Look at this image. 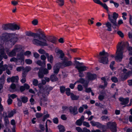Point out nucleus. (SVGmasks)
Instances as JSON below:
<instances>
[{
	"instance_id": "obj_1",
	"label": "nucleus",
	"mask_w": 132,
	"mask_h": 132,
	"mask_svg": "<svg viewBox=\"0 0 132 132\" xmlns=\"http://www.w3.org/2000/svg\"><path fill=\"white\" fill-rule=\"evenodd\" d=\"M26 35L33 37L34 38L38 37V39H34L32 40L33 43L37 46H47L48 44L47 43L46 37L44 32L41 30H39V33H33L31 31H27L26 32Z\"/></svg>"
},
{
	"instance_id": "obj_2",
	"label": "nucleus",
	"mask_w": 132,
	"mask_h": 132,
	"mask_svg": "<svg viewBox=\"0 0 132 132\" xmlns=\"http://www.w3.org/2000/svg\"><path fill=\"white\" fill-rule=\"evenodd\" d=\"M3 38L6 43L10 47L13 46L18 40V38L13 33H5L2 35Z\"/></svg>"
},
{
	"instance_id": "obj_3",
	"label": "nucleus",
	"mask_w": 132,
	"mask_h": 132,
	"mask_svg": "<svg viewBox=\"0 0 132 132\" xmlns=\"http://www.w3.org/2000/svg\"><path fill=\"white\" fill-rule=\"evenodd\" d=\"M120 45L117 47V51L116 52V56H115V59L116 60L121 61L123 58V50L124 47L126 46L125 43L121 45L122 42L119 43Z\"/></svg>"
},
{
	"instance_id": "obj_4",
	"label": "nucleus",
	"mask_w": 132,
	"mask_h": 132,
	"mask_svg": "<svg viewBox=\"0 0 132 132\" xmlns=\"http://www.w3.org/2000/svg\"><path fill=\"white\" fill-rule=\"evenodd\" d=\"M56 53L60 55L59 58L63 61L60 64H62L64 67H69L72 64V62L71 61H68V58L65 57H64L65 55L64 53L62 50H58Z\"/></svg>"
},
{
	"instance_id": "obj_5",
	"label": "nucleus",
	"mask_w": 132,
	"mask_h": 132,
	"mask_svg": "<svg viewBox=\"0 0 132 132\" xmlns=\"http://www.w3.org/2000/svg\"><path fill=\"white\" fill-rule=\"evenodd\" d=\"M62 110L63 111L65 110H68L69 109V111L70 113L73 114V116H75L78 114V112L77 111V108L76 106H75L73 107L72 106H70L69 107L67 106H62Z\"/></svg>"
},
{
	"instance_id": "obj_6",
	"label": "nucleus",
	"mask_w": 132,
	"mask_h": 132,
	"mask_svg": "<svg viewBox=\"0 0 132 132\" xmlns=\"http://www.w3.org/2000/svg\"><path fill=\"white\" fill-rule=\"evenodd\" d=\"M49 71L47 69L41 66L39 68L38 72V77L40 78H43L44 75H47Z\"/></svg>"
},
{
	"instance_id": "obj_7",
	"label": "nucleus",
	"mask_w": 132,
	"mask_h": 132,
	"mask_svg": "<svg viewBox=\"0 0 132 132\" xmlns=\"http://www.w3.org/2000/svg\"><path fill=\"white\" fill-rule=\"evenodd\" d=\"M113 15L112 16L108 14V19L110 21V23L112 24H113L114 25L116 26V21H117V19L118 17L119 14L115 12H114L113 13Z\"/></svg>"
},
{
	"instance_id": "obj_8",
	"label": "nucleus",
	"mask_w": 132,
	"mask_h": 132,
	"mask_svg": "<svg viewBox=\"0 0 132 132\" xmlns=\"http://www.w3.org/2000/svg\"><path fill=\"white\" fill-rule=\"evenodd\" d=\"M107 126L112 132L117 131V124L115 122H109L107 123Z\"/></svg>"
},
{
	"instance_id": "obj_9",
	"label": "nucleus",
	"mask_w": 132,
	"mask_h": 132,
	"mask_svg": "<svg viewBox=\"0 0 132 132\" xmlns=\"http://www.w3.org/2000/svg\"><path fill=\"white\" fill-rule=\"evenodd\" d=\"M109 56H102V57H99L98 61L99 63L104 64H107L108 63V57Z\"/></svg>"
},
{
	"instance_id": "obj_10",
	"label": "nucleus",
	"mask_w": 132,
	"mask_h": 132,
	"mask_svg": "<svg viewBox=\"0 0 132 132\" xmlns=\"http://www.w3.org/2000/svg\"><path fill=\"white\" fill-rule=\"evenodd\" d=\"M87 76L88 81L94 80L97 79V75L95 73H92L90 72H88L87 73Z\"/></svg>"
},
{
	"instance_id": "obj_11",
	"label": "nucleus",
	"mask_w": 132,
	"mask_h": 132,
	"mask_svg": "<svg viewBox=\"0 0 132 132\" xmlns=\"http://www.w3.org/2000/svg\"><path fill=\"white\" fill-rule=\"evenodd\" d=\"M89 81L87 80H85L83 84V86L85 89V92L87 93H89L92 91L91 88H88Z\"/></svg>"
},
{
	"instance_id": "obj_12",
	"label": "nucleus",
	"mask_w": 132,
	"mask_h": 132,
	"mask_svg": "<svg viewBox=\"0 0 132 132\" xmlns=\"http://www.w3.org/2000/svg\"><path fill=\"white\" fill-rule=\"evenodd\" d=\"M90 123L93 126H96L99 128H103L104 127V126L98 122L92 121H90Z\"/></svg>"
},
{
	"instance_id": "obj_13",
	"label": "nucleus",
	"mask_w": 132,
	"mask_h": 132,
	"mask_svg": "<svg viewBox=\"0 0 132 132\" xmlns=\"http://www.w3.org/2000/svg\"><path fill=\"white\" fill-rule=\"evenodd\" d=\"M102 56H109L113 58L114 57V55H110V54L107 52H105L104 50H103L102 52H100L99 54L97 55V58L99 57H102Z\"/></svg>"
},
{
	"instance_id": "obj_14",
	"label": "nucleus",
	"mask_w": 132,
	"mask_h": 132,
	"mask_svg": "<svg viewBox=\"0 0 132 132\" xmlns=\"http://www.w3.org/2000/svg\"><path fill=\"white\" fill-rule=\"evenodd\" d=\"M120 102H121V104L122 105H126L129 102V99L128 97H126L124 98L123 97H120L119 99Z\"/></svg>"
},
{
	"instance_id": "obj_15",
	"label": "nucleus",
	"mask_w": 132,
	"mask_h": 132,
	"mask_svg": "<svg viewBox=\"0 0 132 132\" xmlns=\"http://www.w3.org/2000/svg\"><path fill=\"white\" fill-rule=\"evenodd\" d=\"M60 64L57 63L55 65V66L53 69L54 72L55 74H56V75L57 74L59 71L61 67V65H60Z\"/></svg>"
},
{
	"instance_id": "obj_16",
	"label": "nucleus",
	"mask_w": 132,
	"mask_h": 132,
	"mask_svg": "<svg viewBox=\"0 0 132 132\" xmlns=\"http://www.w3.org/2000/svg\"><path fill=\"white\" fill-rule=\"evenodd\" d=\"M17 58L18 60H21V62L23 61L24 59V54L23 52H21L19 53L18 54L17 56Z\"/></svg>"
},
{
	"instance_id": "obj_17",
	"label": "nucleus",
	"mask_w": 132,
	"mask_h": 132,
	"mask_svg": "<svg viewBox=\"0 0 132 132\" xmlns=\"http://www.w3.org/2000/svg\"><path fill=\"white\" fill-rule=\"evenodd\" d=\"M38 86L39 87L38 93L43 94L44 91V88L43 85L41 83H39L38 84Z\"/></svg>"
},
{
	"instance_id": "obj_18",
	"label": "nucleus",
	"mask_w": 132,
	"mask_h": 132,
	"mask_svg": "<svg viewBox=\"0 0 132 132\" xmlns=\"http://www.w3.org/2000/svg\"><path fill=\"white\" fill-rule=\"evenodd\" d=\"M75 67L78 70V72H83L85 71L88 68L87 67L85 66H76Z\"/></svg>"
},
{
	"instance_id": "obj_19",
	"label": "nucleus",
	"mask_w": 132,
	"mask_h": 132,
	"mask_svg": "<svg viewBox=\"0 0 132 132\" xmlns=\"http://www.w3.org/2000/svg\"><path fill=\"white\" fill-rule=\"evenodd\" d=\"M45 55L47 57V61L51 63H52L54 60V57L53 55H51L49 56V54L48 53L45 54Z\"/></svg>"
},
{
	"instance_id": "obj_20",
	"label": "nucleus",
	"mask_w": 132,
	"mask_h": 132,
	"mask_svg": "<svg viewBox=\"0 0 132 132\" xmlns=\"http://www.w3.org/2000/svg\"><path fill=\"white\" fill-rule=\"evenodd\" d=\"M6 52V54L9 57H12L14 56H15L16 54L15 52L13 49L11 52H10L9 50H7Z\"/></svg>"
},
{
	"instance_id": "obj_21",
	"label": "nucleus",
	"mask_w": 132,
	"mask_h": 132,
	"mask_svg": "<svg viewBox=\"0 0 132 132\" xmlns=\"http://www.w3.org/2000/svg\"><path fill=\"white\" fill-rule=\"evenodd\" d=\"M22 49V47L20 45H15V47L13 50L16 54L17 52H19L21 51Z\"/></svg>"
},
{
	"instance_id": "obj_22",
	"label": "nucleus",
	"mask_w": 132,
	"mask_h": 132,
	"mask_svg": "<svg viewBox=\"0 0 132 132\" xmlns=\"http://www.w3.org/2000/svg\"><path fill=\"white\" fill-rule=\"evenodd\" d=\"M20 27L19 26L16 24H14L13 23H11V30H19Z\"/></svg>"
},
{
	"instance_id": "obj_23",
	"label": "nucleus",
	"mask_w": 132,
	"mask_h": 132,
	"mask_svg": "<svg viewBox=\"0 0 132 132\" xmlns=\"http://www.w3.org/2000/svg\"><path fill=\"white\" fill-rule=\"evenodd\" d=\"M123 22L122 20V19H120L118 21V24L117 23V21H116V26L114 25H113V24H112V27L114 29H115L116 28V27H118L120 25L123 24Z\"/></svg>"
},
{
	"instance_id": "obj_24",
	"label": "nucleus",
	"mask_w": 132,
	"mask_h": 132,
	"mask_svg": "<svg viewBox=\"0 0 132 132\" xmlns=\"http://www.w3.org/2000/svg\"><path fill=\"white\" fill-rule=\"evenodd\" d=\"M57 127L60 132H64L65 131V127L63 125L59 124L57 126Z\"/></svg>"
},
{
	"instance_id": "obj_25",
	"label": "nucleus",
	"mask_w": 132,
	"mask_h": 132,
	"mask_svg": "<svg viewBox=\"0 0 132 132\" xmlns=\"http://www.w3.org/2000/svg\"><path fill=\"white\" fill-rule=\"evenodd\" d=\"M51 80L52 82H55L58 80V78L55 74L52 75L50 77Z\"/></svg>"
},
{
	"instance_id": "obj_26",
	"label": "nucleus",
	"mask_w": 132,
	"mask_h": 132,
	"mask_svg": "<svg viewBox=\"0 0 132 132\" xmlns=\"http://www.w3.org/2000/svg\"><path fill=\"white\" fill-rule=\"evenodd\" d=\"M16 113V111L15 109H14L13 110L11 111L9 113L8 115H6L5 116L6 118H10L13 116Z\"/></svg>"
},
{
	"instance_id": "obj_27",
	"label": "nucleus",
	"mask_w": 132,
	"mask_h": 132,
	"mask_svg": "<svg viewBox=\"0 0 132 132\" xmlns=\"http://www.w3.org/2000/svg\"><path fill=\"white\" fill-rule=\"evenodd\" d=\"M107 28L106 29L108 31H112V24L111 23L109 22H107L105 24Z\"/></svg>"
},
{
	"instance_id": "obj_28",
	"label": "nucleus",
	"mask_w": 132,
	"mask_h": 132,
	"mask_svg": "<svg viewBox=\"0 0 132 132\" xmlns=\"http://www.w3.org/2000/svg\"><path fill=\"white\" fill-rule=\"evenodd\" d=\"M47 41L51 42L54 44H55L56 42V38L54 37H52L50 36L47 39Z\"/></svg>"
},
{
	"instance_id": "obj_29",
	"label": "nucleus",
	"mask_w": 132,
	"mask_h": 132,
	"mask_svg": "<svg viewBox=\"0 0 132 132\" xmlns=\"http://www.w3.org/2000/svg\"><path fill=\"white\" fill-rule=\"evenodd\" d=\"M85 80L83 78H80L78 80L76 81L73 84L75 86L77 83H80L83 84L85 82Z\"/></svg>"
},
{
	"instance_id": "obj_30",
	"label": "nucleus",
	"mask_w": 132,
	"mask_h": 132,
	"mask_svg": "<svg viewBox=\"0 0 132 132\" xmlns=\"http://www.w3.org/2000/svg\"><path fill=\"white\" fill-rule=\"evenodd\" d=\"M20 99L23 103H26L28 101V97L26 96H21L20 97Z\"/></svg>"
},
{
	"instance_id": "obj_31",
	"label": "nucleus",
	"mask_w": 132,
	"mask_h": 132,
	"mask_svg": "<svg viewBox=\"0 0 132 132\" xmlns=\"http://www.w3.org/2000/svg\"><path fill=\"white\" fill-rule=\"evenodd\" d=\"M79 96L75 95L72 93H71V98L72 100H77L79 98Z\"/></svg>"
},
{
	"instance_id": "obj_32",
	"label": "nucleus",
	"mask_w": 132,
	"mask_h": 132,
	"mask_svg": "<svg viewBox=\"0 0 132 132\" xmlns=\"http://www.w3.org/2000/svg\"><path fill=\"white\" fill-rule=\"evenodd\" d=\"M11 77L12 82H18L19 80V77L18 76H13Z\"/></svg>"
},
{
	"instance_id": "obj_33",
	"label": "nucleus",
	"mask_w": 132,
	"mask_h": 132,
	"mask_svg": "<svg viewBox=\"0 0 132 132\" xmlns=\"http://www.w3.org/2000/svg\"><path fill=\"white\" fill-rule=\"evenodd\" d=\"M3 29L5 30H11V23L5 24L3 27Z\"/></svg>"
},
{
	"instance_id": "obj_34",
	"label": "nucleus",
	"mask_w": 132,
	"mask_h": 132,
	"mask_svg": "<svg viewBox=\"0 0 132 132\" xmlns=\"http://www.w3.org/2000/svg\"><path fill=\"white\" fill-rule=\"evenodd\" d=\"M3 119L5 125L6 127L9 125L10 123L8 118L6 117V116H4Z\"/></svg>"
},
{
	"instance_id": "obj_35",
	"label": "nucleus",
	"mask_w": 132,
	"mask_h": 132,
	"mask_svg": "<svg viewBox=\"0 0 132 132\" xmlns=\"http://www.w3.org/2000/svg\"><path fill=\"white\" fill-rule=\"evenodd\" d=\"M16 87V86L15 84L12 83L10 86L11 89L10 90V91L12 93L14 92Z\"/></svg>"
},
{
	"instance_id": "obj_36",
	"label": "nucleus",
	"mask_w": 132,
	"mask_h": 132,
	"mask_svg": "<svg viewBox=\"0 0 132 132\" xmlns=\"http://www.w3.org/2000/svg\"><path fill=\"white\" fill-rule=\"evenodd\" d=\"M104 92H102L101 93V94L102 95H99L98 96V99L100 101H102L104 99V96L103 95L104 94H105Z\"/></svg>"
},
{
	"instance_id": "obj_37",
	"label": "nucleus",
	"mask_w": 132,
	"mask_h": 132,
	"mask_svg": "<svg viewBox=\"0 0 132 132\" xmlns=\"http://www.w3.org/2000/svg\"><path fill=\"white\" fill-rule=\"evenodd\" d=\"M36 63L39 66H42L43 64H45L46 63L45 61L42 62L40 60H38L36 61Z\"/></svg>"
},
{
	"instance_id": "obj_38",
	"label": "nucleus",
	"mask_w": 132,
	"mask_h": 132,
	"mask_svg": "<svg viewBox=\"0 0 132 132\" xmlns=\"http://www.w3.org/2000/svg\"><path fill=\"white\" fill-rule=\"evenodd\" d=\"M53 87L51 86H50L47 87L46 89V91L47 93L46 94L48 95L50 94V92L52 90Z\"/></svg>"
},
{
	"instance_id": "obj_39",
	"label": "nucleus",
	"mask_w": 132,
	"mask_h": 132,
	"mask_svg": "<svg viewBox=\"0 0 132 132\" xmlns=\"http://www.w3.org/2000/svg\"><path fill=\"white\" fill-rule=\"evenodd\" d=\"M56 2L58 3L59 5L60 6H62L64 4V0H56Z\"/></svg>"
},
{
	"instance_id": "obj_40",
	"label": "nucleus",
	"mask_w": 132,
	"mask_h": 132,
	"mask_svg": "<svg viewBox=\"0 0 132 132\" xmlns=\"http://www.w3.org/2000/svg\"><path fill=\"white\" fill-rule=\"evenodd\" d=\"M4 76L3 75L0 78V84L3 85L4 83Z\"/></svg>"
},
{
	"instance_id": "obj_41",
	"label": "nucleus",
	"mask_w": 132,
	"mask_h": 132,
	"mask_svg": "<svg viewBox=\"0 0 132 132\" xmlns=\"http://www.w3.org/2000/svg\"><path fill=\"white\" fill-rule=\"evenodd\" d=\"M31 70V68L30 66H26L25 68H24V69L23 71L28 73V72L30 71Z\"/></svg>"
},
{
	"instance_id": "obj_42",
	"label": "nucleus",
	"mask_w": 132,
	"mask_h": 132,
	"mask_svg": "<svg viewBox=\"0 0 132 132\" xmlns=\"http://www.w3.org/2000/svg\"><path fill=\"white\" fill-rule=\"evenodd\" d=\"M38 81L37 79H34L32 80V84L34 86H38Z\"/></svg>"
},
{
	"instance_id": "obj_43",
	"label": "nucleus",
	"mask_w": 132,
	"mask_h": 132,
	"mask_svg": "<svg viewBox=\"0 0 132 132\" xmlns=\"http://www.w3.org/2000/svg\"><path fill=\"white\" fill-rule=\"evenodd\" d=\"M101 118L102 121H105V120H106L108 119V121L110 120V119L108 118V116L105 115L103 116H102Z\"/></svg>"
},
{
	"instance_id": "obj_44",
	"label": "nucleus",
	"mask_w": 132,
	"mask_h": 132,
	"mask_svg": "<svg viewBox=\"0 0 132 132\" xmlns=\"http://www.w3.org/2000/svg\"><path fill=\"white\" fill-rule=\"evenodd\" d=\"M2 36H0V45L2 46L5 43L3 38Z\"/></svg>"
},
{
	"instance_id": "obj_45",
	"label": "nucleus",
	"mask_w": 132,
	"mask_h": 132,
	"mask_svg": "<svg viewBox=\"0 0 132 132\" xmlns=\"http://www.w3.org/2000/svg\"><path fill=\"white\" fill-rule=\"evenodd\" d=\"M82 122L81 120L79 119L77 120L76 122V124L78 126H81L82 123Z\"/></svg>"
},
{
	"instance_id": "obj_46",
	"label": "nucleus",
	"mask_w": 132,
	"mask_h": 132,
	"mask_svg": "<svg viewBox=\"0 0 132 132\" xmlns=\"http://www.w3.org/2000/svg\"><path fill=\"white\" fill-rule=\"evenodd\" d=\"M65 88L64 86H61L60 87V90L61 93H63L65 90Z\"/></svg>"
},
{
	"instance_id": "obj_47",
	"label": "nucleus",
	"mask_w": 132,
	"mask_h": 132,
	"mask_svg": "<svg viewBox=\"0 0 132 132\" xmlns=\"http://www.w3.org/2000/svg\"><path fill=\"white\" fill-rule=\"evenodd\" d=\"M65 93L68 96H69L71 95L70 89L69 88H68L65 90Z\"/></svg>"
},
{
	"instance_id": "obj_48",
	"label": "nucleus",
	"mask_w": 132,
	"mask_h": 132,
	"mask_svg": "<svg viewBox=\"0 0 132 132\" xmlns=\"http://www.w3.org/2000/svg\"><path fill=\"white\" fill-rule=\"evenodd\" d=\"M100 5H102V6L106 11H108V6L105 3H103L102 2Z\"/></svg>"
},
{
	"instance_id": "obj_49",
	"label": "nucleus",
	"mask_w": 132,
	"mask_h": 132,
	"mask_svg": "<svg viewBox=\"0 0 132 132\" xmlns=\"http://www.w3.org/2000/svg\"><path fill=\"white\" fill-rule=\"evenodd\" d=\"M24 69V67L23 66H21L17 67L16 69L17 71L20 72L22 71H23Z\"/></svg>"
},
{
	"instance_id": "obj_50",
	"label": "nucleus",
	"mask_w": 132,
	"mask_h": 132,
	"mask_svg": "<svg viewBox=\"0 0 132 132\" xmlns=\"http://www.w3.org/2000/svg\"><path fill=\"white\" fill-rule=\"evenodd\" d=\"M53 123L55 124H57L59 123V119L57 117L54 118L53 119Z\"/></svg>"
},
{
	"instance_id": "obj_51",
	"label": "nucleus",
	"mask_w": 132,
	"mask_h": 132,
	"mask_svg": "<svg viewBox=\"0 0 132 132\" xmlns=\"http://www.w3.org/2000/svg\"><path fill=\"white\" fill-rule=\"evenodd\" d=\"M111 80L114 83H117L118 81L117 78L115 77H112Z\"/></svg>"
},
{
	"instance_id": "obj_52",
	"label": "nucleus",
	"mask_w": 132,
	"mask_h": 132,
	"mask_svg": "<svg viewBox=\"0 0 132 132\" xmlns=\"http://www.w3.org/2000/svg\"><path fill=\"white\" fill-rule=\"evenodd\" d=\"M17 100L18 101V105L19 107H20L22 105V103L21 100L18 98H17Z\"/></svg>"
},
{
	"instance_id": "obj_53",
	"label": "nucleus",
	"mask_w": 132,
	"mask_h": 132,
	"mask_svg": "<svg viewBox=\"0 0 132 132\" xmlns=\"http://www.w3.org/2000/svg\"><path fill=\"white\" fill-rule=\"evenodd\" d=\"M75 63L76 65V66H82L81 65H82L83 64V63H80L76 60L75 61Z\"/></svg>"
},
{
	"instance_id": "obj_54",
	"label": "nucleus",
	"mask_w": 132,
	"mask_h": 132,
	"mask_svg": "<svg viewBox=\"0 0 132 132\" xmlns=\"http://www.w3.org/2000/svg\"><path fill=\"white\" fill-rule=\"evenodd\" d=\"M78 90L79 91H82L83 89L82 86L80 84L78 85L77 86Z\"/></svg>"
},
{
	"instance_id": "obj_55",
	"label": "nucleus",
	"mask_w": 132,
	"mask_h": 132,
	"mask_svg": "<svg viewBox=\"0 0 132 132\" xmlns=\"http://www.w3.org/2000/svg\"><path fill=\"white\" fill-rule=\"evenodd\" d=\"M4 48L3 47H1L0 49V54L3 55L5 53L4 51Z\"/></svg>"
},
{
	"instance_id": "obj_56",
	"label": "nucleus",
	"mask_w": 132,
	"mask_h": 132,
	"mask_svg": "<svg viewBox=\"0 0 132 132\" xmlns=\"http://www.w3.org/2000/svg\"><path fill=\"white\" fill-rule=\"evenodd\" d=\"M25 62L28 64H30L32 63V61L30 59H26L25 60Z\"/></svg>"
},
{
	"instance_id": "obj_57",
	"label": "nucleus",
	"mask_w": 132,
	"mask_h": 132,
	"mask_svg": "<svg viewBox=\"0 0 132 132\" xmlns=\"http://www.w3.org/2000/svg\"><path fill=\"white\" fill-rule=\"evenodd\" d=\"M83 125L87 127H90V125L89 123L86 121H84L83 123Z\"/></svg>"
},
{
	"instance_id": "obj_58",
	"label": "nucleus",
	"mask_w": 132,
	"mask_h": 132,
	"mask_svg": "<svg viewBox=\"0 0 132 132\" xmlns=\"http://www.w3.org/2000/svg\"><path fill=\"white\" fill-rule=\"evenodd\" d=\"M38 52L40 54H45L46 53V52L44 50L42 49H39L38 50Z\"/></svg>"
},
{
	"instance_id": "obj_59",
	"label": "nucleus",
	"mask_w": 132,
	"mask_h": 132,
	"mask_svg": "<svg viewBox=\"0 0 132 132\" xmlns=\"http://www.w3.org/2000/svg\"><path fill=\"white\" fill-rule=\"evenodd\" d=\"M76 129L78 132H84L83 130L79 127H76Z\"/></svg>"
},
{
	"instance_id": "obj_60",
	"label": "nucleus",
	"mask_w": 132,
	"mask_h": 132,
	"mask_svg": "<svg viewBox=\"0 0 132 132\" xmlns=\"http://www.w3.org/2000/svg\"><path fill=\"white\" fill-rule=\"evenodd\" d=\"M31 54V52L29 51H26L24 53V55L27 56L30 55Z\"/></svg>"
},
{
	"instance_id": "obj_61",
	"label": "nucleus",
	"mask_w": 132,
	"mask_h": 132,
	"mask_svg": "<svg viewBox=\"0 0 132 132\" xmlns=\"http://www.w3.org/2000/svg\"><path fill=\"white\" fill-rule=\"evenodd\" d=\"M43 116V114L42 113H37L36 114V116L37 118H40L42 117Z\"/></svg>"
},
{
	"instance_id": "obj_62",
	"label": "nucleus",
	"mask_w": 132,
	"mask_h": 132,
	"mask_svg": "<svg viewBox=\"0 0 132 132\" xmlns=\"http://www.w3.org/2000/svg\"><path fill=\"white\" fill-rule=\"evenodd\" d=\"M18 61L17 58L14 57L10 59V61L11 62H14L16 63L18 62Z\"/></svg>"
},
{
	"instance_id": "obj_63",
	"label": "nucleus",
	"mask_w": 132,
	"mask_h": 132,
	"mask_svg": "<svg viewBox=\"0 0 132 132\" xmlns=\"http://www.w3.org/2000/svg\"><path fill=\"white\" fill-rule=\"evenodd\" d=\"M117 33L121 38H123L124 36L123 33L121 31H118Z\"/></svg>"
},
{
	"instance_id": "obj_64",
	"label": "nucleus",
	"mask_w": 132,
	"mask_h": 132,
	"mask_svg": "<svg viewBox=\"0 0 132 132\" xmlns=\"http://www.w3.org/2000/svg\"><path fill=\"white\" fill-rule=\"evenodd\" d=\"M8 66L6 64H4L3 67L1 68L3 70V71H5L7 69Z\"/></svg>"
}]
</instances>
